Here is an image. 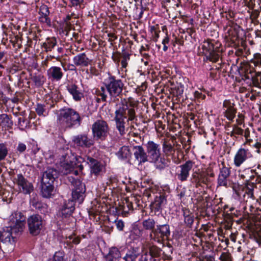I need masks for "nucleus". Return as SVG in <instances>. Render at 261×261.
I'll return each mask as SVG.
<instances>
[{"instance_id": "8", "label": "nucleus", "mask_w": 261, "mask_h": 261, "mask_svg": "<svg viewBox=\"0 0 261 261\" xmlns=\"http://www.w3.org/2000/svg\"><path fill=\"white\" fill-rule=\"evenodd\" d=\"M170 235V226L168 224L157 225L155 229L149 234L150 240L162 243L168 240Z\"/></svg>"}, {"instance_id": "63", "label": "nucleus", "mask_w": 261, "mask_h": 261, "mask_svg": "<svg viewBox=\"0 0 261 261\" xmlns=\"http://www.w3.org/2000/svg\"><path fill=\"white\" fill-rule=\"evenodd\" d=\"M220 259L222 261H231L230 255L227 252H223L220 257Z\"/></svg>"}, {"instance_id": "51", "label": "nucleus", "mask_w": 261, "mask_h": 261, "mask_svg": "<svg viewBox=\"0 0 261 261\" xmlns=\"http://www.w3.org/2000/svg\"><path fill=\"white\" fill-rule=\"evenodd\" d=\"M130 211H133V203L129 202L128 200H126L125 202L122 206V212L124 214H128Z\"/></svg>"}, {"instance_id": "1", "label": "nucleus", "mask_w": 261, "mask_h": 261, "mask_svg": "<svg viewBox=\"0 0 261 261\" xmlns=\"http://www.w3.org/2000/svg\"><path fill=\"white\" fill-rule=\"evenodd\" d=\"M149 162L153 163L156 169L162 170L167 166L166 160L162 155L161 146L153 141H148L144 144Z\"/></svg>"}, {"instance_id": "27", "label": "nucleus", "mask_w": 261, "mask_h": 261, "mask_svg": "<svg viewBox=\"0 0 261 261\" xmlns=\"http://www.w3.org/2000/svg\"><path fill=\"white\" fill-rule=\"evenodd\" d=\"M39 13L40 15L39 21L48 25H50L51 21L48 17L49 14L48 7L46 5H42L40 7Z\"/></svg>"}, {"instance_id": "5", "label": "nucleus", "mask_w": 261, "mask_h": 261, "mask_svg": "<svg viewBox=\"0 0 261 261\" xmlns=\"http://www.w3.org/2000/svg\"><path fill=\"white\" fill-rule=\"evenodd\" d=\"M60 120L66 127L72 128L81 125L82 118L77 112L74 109L64 108L60 111Z\"/></svg>"}, {"instance_id": "30", "label": "nucleus", "mask_w": 261, "mask_h": 261, "mask_svg": "<svg viewBox=\"0 0 261 261\" xmlns=\"http://www.w3.org/2000/svg\"><path fill=\"white\" fill-rule=\"evenodd\" d=\"M127 101L122 102L121 106H120L119 108L115 111V117L122 119H126V110L128 109Z\"/></svg>"}, {"instance_id": "19", "label": "nucleus", "mask_w": 261, "mask_h": 261, "mask_svg": "<svg viewBox=\"0 0 261 261\" xmlns=\"http://www.w3.org/2000/svg\"><path fill=\"white\" fill-rule=\"evenodd\" d=\"M257 184L256 175L254 173H251L246 179V182L244 183L245 187L247 190L246 193L251 198L254 196L253 190L255 188H256Z\"/></svg>"}, {"instance_id": "20", "label": "nucleus", "mask_w": 261, "mask_h": 261, "mask_svg": "<svg viewBox=\"0 0 261 261\" xmlns=\"http://www.w3.org/2000/svg\"><path fill=\"white\" fill-rule=\"evenodd\" d=\"M134 154L135 159L139 163H144L149 162V159L146 150L140 145L135 146L134 147Z\"/></svg>"}, {"instance_id": "61", "label": "nucleus", "mask_w": 261, "mask_h": 261, "mask_svg": "<svg viewBox=\"0 0 261 261\" xmlns=\"http://www.w3.org/2000/svg\"><path fill=\"white\" fill-rule=\"evenodd\" d=\"M173 43L174 46H175V44H177L179 45H183L184 44L183 36L182 35H178L177 37H175V40Z\"/></svg>"}, {"instance_id": "43", "label": "nucleus", "mask_w": 261, "mask_h": 261, "mask_svg": "<svg viewBox=\"0 0 261 261\" xmlns=\"http://www.w3.org/2000/svg\"><path fill=\"white\" fill-rule=\"evenodd\" d=\"M75 165L72 163H63L61 168V172L64 175L72 173V171H73V167Z\"/></svg>"}, {"instance_id": "22", "label": "nucleus", "mask_w": 261, "mask_h": 261, "mask_svg": "<svg viewBox=\"0 0 261 261\" xmlns=\"http://www.w3.org/2000/svg\"><path fill=\"white\" fill-rule=\"evenodd\" d=\"M54 191V184L41 180V194L45 198H50L53 195Z\"/></svg>"}, {"instance_id": "17", "label": "nucleus", "mask_w": 261, "mask_h": 261, "mask_svg": "<svg viewBox=\"0 0 261 261\" xmlns=\"http://www.w3.org/2000/svg\"><path fill=\"white\" fill-rule=\"evenodd\" d=\"M59 175V172L57 169L48 167L43 172L41 180L54 184L55 179L58 177Z\"/></svg>"}, {"instance_id": "15", "label": "nucleus", "mask_w": 261, "mask_h": 261, "mask_svg": "<svg viewBox=\"0 0 261 261\" xmlns=\"http://www.w3.org/2000/svg\"><path fill=\"white\" fill-rule=\"evenodd\" d=\"M194 162L191 160L186 161L179 166L180 173L177 174V178L181 181H186L190 175V172L193 168Z\"/></svg>"}, {"instance_id": "58", "label": "nucleus", "mask_w": 261, "mask_h": 261, "mask_svg": "<svg viewBox=\"0 0 261 261\" xmlns=\"http://www.w3.org/2000/svg\"><path fill=\"white\" fill-rule=\"evenodd\" d=\"M53 261H65L64 259L63 253L60 251L56 252L53 257Z\"/></svg>"}, {"instance_id": "44", "label": "nucleus", "mask_w": 261, "mask_h": 261, "mask_svg": "<svg viewBox=\"0 0 261 261\" xmlns=\"http://www.w3.org/2000/svg\"><path fill=\"white\" fill-rule=\"evenodd\" d=\"M239 176L245 181H246V179L248 176L251 174V173L255 172V170L250 169V168H246L242 171H239Z\"/></svg>"}, {"instance_id": "29", "label": "nucleus", "mask_w": 261, "mask_h": 261, "mask_svg": "<svg viewBox=\"0 0 261 261\" xmlns=\"http://www.w3.org/2000/svg\"><path fill=\"white\" fill-rule=\"evenodd\" d=\"M121 257V253L119 250L115 247L110 249L109 253L106 256L107 261H116Z\"/></svg>"}, {"instance_id": "33", "label": "nucleus", "mask_w": 261, "mask_h": 261, "mask_svg": "<svg viewBox=\"0 0 261 261\" xmlns=\"http://www.w3.org/2000/svg\"><path fill=\"white\" fill-rule=\"evenodd\" d=\"M249 73L251 74V76L250 77L249 75H247V78L251 79L253 86L261 89V73L255 72L254 74L252 75L253 72L251 70H250Z\"/></svg>"}, {"instance_id": "57", "label": "nucleus", "mask_w": 261, "mask_h": 261, "mask_svg": "<svg viewBox=\"0 0 261 261\" xmlns=\"http://www.w3.org/2000/svg\"><path fill=\"white\" fill-rule=\"evenodd\" d=\"M84 0H70L71 7H75L76 9L83 8Z\"/></svg>"}, {"instance_id": "18", "label": "nucleus", "mask_w": 261, "mask_h": 261, "mask_svg": "<svg viewBox=\"0 0 261 261\" xmlns=\"http://www.w3.org/2000/svg\"><path fill=\"white\" fill-rule=\"evenodd\" d=\"M167 203L165 194L164 193H158L155 196L154 201L151 203L152 208L156 212H159L164 207Z\"/></svg>"}, {"instance_id": "12", "label": "nucleus", "mask_w": 261, "mask_h": 261, "mask_svg": "<svg viewBox=\"0 0 261 261\" xmlns=\"http://www.w3.org/2000/svg\"><path fill=\"white\" fill-rule=\"evenodd\" d=\"M85 161L89 165L91 174L97 176L100 175L104 171L105 166L97 160L90 156H87Z\"/></svg>"}, {"instance_id": "62", "label": "nucleus", "mask_w": 261, "mask_h": 261, "mask_svg": "<svg viewBox=\"0 0 261 261\" xmlns=\"http://www.w3.org/2000/svg\"><path fill=\"white\" fill-rule=\"evenodd\" d=\"M228 33L229 34L230 40L232 42V43L234 44V45H236L235 40L237 39V37H236V32L234 30L229 29L228 31Z\"/></svg>"}, {"instance_id": "46", "label": "nucleus", "mask_w": 261, "mask_h": 261, "mask_svg": "<svg viewBox=\"0 0 261 261\" xmlns=\"http://www.w3.org/2000/svg\"><path fill=\"white\" fill-rule=\"evenodd\" d=\"M143 229H140L138 227L135 226L131 231L130 237L133 240H137L142 236Z\"/></svg>"}, {"instance_id": "50", "label": "nucleus", "mask_w": 261, "mask_h": 261, "mask_svg": "<svg viewBox=\"0 0 261 261\" xmlns=\"http://www.w3.org/2000/svg\"><path fill=\"white\" fill-rule=\"evenodd\" d=\"M32 80L34 82L35 85L37 86H42L45 82V77L42 75L34 76L32 77Z\"/></svg>"}, {"instance_id": "13", "label": "nucleus", "mask_w": 261, "mask_h": 261, "mask_svg": "<svg viewBox=\"0 0 261 261\" xmlns=\"http://www.w3.org/2000/svg\"><path fill=\"white\" fill-rule=\"evenodd\" d=\"M191 186L193 185L196 188L202 186V184L208 185L211 182L210 178L207 177L204 174L195 171L193 172L190 177Z\"/></svg>"}, {"instance_id": "45", "label": "nucleus", "mask_w": 261, "mask_h": 261, "mask_svg": "<svg viewBox=\"0 0 261 261\" xmlns=\"http://www.w3.org/2000/svg\"><path fill=\"white\" fill-rule=\"evenodd\" d=\"M66 239L69 240L66 241V243L69 247H72L73 244L77 245L81 242L80 237H75L74 234L69 236Z\"/></svg>"}, {"instance_id": "7", "label": "nucleus", "mask_w": 261, "mask_h": 261, "mask_svg": "<svg viewBox=\"0 0 261 261\" xmlns=\"http://www.w3.org/2000/svg\"><path fill=\"white\" fill-rule=\"evenodd\" d=\"M109 130L107 122L101 119L96 120L92 125L93 137L96 140H105L108 136Z\"/></svg>"}, {"instance_id": "47", "label": "nucleus", "mask_w": 261, "mask_h": 261, "mask_svg": "<svg viewBox=\"0 0 261 261\" xmlns=\"http://www.w3.org/2000/svg\"><path fill=\"white\" fill-rule=\"evenodd\" d=\"M162 258L165 260H170L172 259L171 254L172 253V248L171 247H166L162 251Z\"/></svg>"}, {"instance_id": "36", "label": "nucleus", "mask_w": 261, "mask_h": 261, "mask_svg": "<svg viewBox=\"0 0 261 261\" xmlns=\"http://www.w3.org/2000/svg\"><path fill=\"white\" fill-rule=\"evenodd\" d=\"M57 45V40L55 38H47L42 44V46L45 48L46 52L51 51Z\"/></svg>"}, {"instance_id": "49", "label": "nucleus", "mask_w": 261, "mask_h": 261, "mask_svg": "<svg viewBox=\"0 0 261 261\" xmlns=\"http://www.w3.org/2000/svg\"><path fill=\"white\" fill-rule=\"evenodd\" d=\"M35 111L39 116H45L47 113L45 106L40 103L36 105Z\"/></svg>"}, {"instance_id": "40", "label": "nucleus", "mask_w": 261, "mask_h": 261, "mask_svg": "<svg viewBox=\"0 0 261 261\" xmlns=\"http://www.w3.org/2000/svg\"><path fill=\"white\" fill-rule=\"evenodd\" d=\"M244 130L239 127L237 125L233 124L232 125V130L230 132H227V135L233 137V139H237L239 135H243Z\"/></svg>"}, {"instance_id": "14", "label": "nucleus", "mask_w": 261, "mask_h": 261, "mask_svg": "<svg viewBox=\"0 0 261 261\" xmlns=\"http://www.w3.org/2000/svg\"><path fill=\"white\" fill-rule=\"evenodd\" d=\"M72 140L74 145L82 147L89 148L94 143L93 140L89 138L87 135L85 134H80L73 136Z\"/></svg>"}, {"instance_id": "23", "label": "nucleus", "mask_w": 261, "mask_h": 261, "mask_svg": "<svg viewBox=\"0 0 261 261\" xmlns=\"http://www.w3.org/2000/svg\"><path fill=\"white\" fill-rule=\"evenodd\" d=\"M73 62L76 66L87 67L91 64L92 60L87 57L85 53H81L74 57Z\"/></svg>"}, {"instance_id": "10", "label": "nucleus", "mask_w": 261, "mask_h": 261, "mask_svg": "<svg viewBox=\"0 0 261 261\" xmlns=\"http://www.w3.org/2000/svg\"><path fill=\"white\" fill-rule=\"evenodd\" d=\"M14 182L18 186L19 192L24 194H30L34 191L32 182L28 181L21 173L14 178Z\"/></svg>"}, {"instance_id": "24", "label": "nucleus", "mask_w": 261, "mask_h": 261, "mask_svg": "<svg viewBox=\"0 0 261 261\" xmlns=\"http://www.w3.org/2000/svg\"><path fill=\"white\" fill-rule=\"evenodd\" d=\"M47 73L49 79L56 81H60L63 76L61 68L57 66L49 68L47 71Z\"/></svg>"}, {"instance_id": "48", "label": "nucleus", "mask_w": 261, "mask_h": 261, "mask_svg": "<svg viewBox=\"0 0 261 261\" xmlns=\"http://www.w3.org/2000/svg\"><path fill=\"white\" fill-rule=\"evenodd\" d=\"M118 180L117 177L111 176L108 179L106 184L110 187V189H115L118 187Z\"/></svg>"}, {"instance_id": "31", "label": "nucleus", "mask_w": 261, "mask_h": 261, "mask_svg": "<svg viewBox=\"0 0 261 261\" xmlns=\"http://www.w3.org/2000/svg\"><path fill=\"white\" fill-rule=\"evenodd\" d=\"M183 216L184 217V222L186 226L189 228H192L195 217L194 214L190 212L189 210H184Z\"/></svg>"}, {"instance_id": "21", "label": "nucleus", "mask_w": 261, "mask_h": 261, "mask_svg": "<svg viewBox=\"0 0 261 261\" xmlns=\"http://www.w3.org/2000/svg\"><path fill=\"white\" fill-rule=\"evenodd\" d=\"M230 169L225 166L220 168V173L218 178V185L219 186L227 187V179L230 176Z\"/></svg>"}, {"instance_id": "32", "label": "nucleus", "mask_w": 261, "mask_h": 261, "mask_svg": "<svg viewBox=\"0 0 261 261\" xmlns=\"http://www.w3.org/2000/svg\"><path fill=\"white\" fill-rule=\"evenodd\" d=\"M13 125L12 121L6 114L0 115V127L2 128H11Z\"/></svg>"}, {"instance_id": "53", "label": "nucleus", "mask_w": 261, "mask_h": 261, "mask_svg": "<svg viewBox=\"0 0 261 261\" xmlns=\"http://www.w3.org/2000/svg\"><path fill=\"white\" fill-rule=\"evenodd\" d=\"M31 203L32 205L35 207L36 209L41 210L42 208H44V206H45L43 204H42L41 202L38 201L37 199L35 198V197H33L31 199Z\"/></svg>"}, {"instance_id": "41", "label": "nucleus", "mask_w": 261, "mask_h": 261, "mask_svg": "<svg viewBox=\"0 0 261 261\" xmlns=\"http://www.w3.org/2000/svg\"><path fill=\"white\" fill-rule=\"evenodd\" d=\"M116 122V126L117 130L119 131L121 135H123L125 134V119L114 118Z\"/></svg>"}, {"instance_id": "25", "label": "nucleus", "mask_w": 261, "mask_h": 261, "mask_svg": "<svg viewBox=\"0 0 261 261\" xmlns=\"http://www.w3.org/2000/svg\"><path fill=\"white\" fill-rule=\"evenodd\" d=\"M67 90L72 96L73 99L75 101H80L84 95L78 86L75 84H71L67 86Z\"/></svg>"}, {"instance_id": "56", "label": "nucleus", "mask_w": 261, "mask_h": 261, "mask_svg": "<svg viewBox=\"0 0 261 261\" xmlns=\"http://www.w3.org/2000/svg\"><path fill=\"white\" fill-rule=\"evenodd\" d=\"M139 261H156L152 256L148 253V252H145L139 258Z\"/></svg>"}, {"instance_id": "11", "label": "nucleus", "mask_w": 261, "mask_h": 261, "mask_svg": "<svg viewBox=\"0 0 261 261\" xmlns=\"http://www.w3.org/2000/svg\"><path fill=\"white\" fill-rule=\"evenodd\" d=\"M252 157L248 149L240 148L234 156L233 163L236 167H240L246 160Z\"/></svg>"}, {"instance_id": "9", "label": "nucleus", "mask_w": 261, "mask_h": 261, "mask_svg": "<svg viewBox=\"0 0 261 261\" xmlns=\"http://www.w3.org/2000/svg\"><path fill=\"white\" fill-rule=\"evenodd\" d=\"M27 222L29 232L34 236L39 234L44 226L43 219L38 214L33 215L29 217Z\"/></svg>"}, {"instance_id": "34", "label": "nucleus", "mask_w": 261, "mask_h": 261, "mask_svg": "<svg viewBox=\"0 0 261 261\" xmlns=\"http://www.w3.org/2000/svg\"><path fill=\"white\" fill-rule=\"evenodd\" d=\"M116 154L119 159L121 160L127 159L131 156V152L129 148L126 146L121 147Z\"/></svg>"}, {"instance_id": "4", "label": "nucleus", "mask_w": 261, "mask_h": 261, "mask_svg": "<svg viewBox=\"0 0 261 261\" xmlns=\"http://www.w3.org/2000/svg\"><path fill=\"white\" fill-rule=\"evenodd\" d=\"M221 44L214 40H207L201 45L202 53L207 60L216 63L220 59L222 51Z\"/></svg>"}, {"instance_id": "60", "label": "nucleus", "mask_w": 261, "mask_h": 261, "mask_svg": "<svg viewBox=\"0 0 261 261\" xmlns=\"http://www.w3.org/2000/svg\"><path fill=\"white\" fill-rule=\"evenodd\" d=\"M58 54H55V55H50V57L51 59H55L57 61H60V59L61 58V56L60 55V54H62L63 52V48L62 47H58L57 49Z\"/></svg>"}, {"instance_id": "6", "label": "nucleus", "mask_w": 261, "mask_h": 261, "mask_svg": "<svg viewBox=\"0 0 261 261\" xmlns=\"http://www.w3.org/2000/svg\"><path fill=\"white\" fill-rule=\"evenodd\" d=\"M68 178L73 187L72 192V201L81 203L85 197V192L86 191L85 185L83 184L80 179L77 178L68 176Z\"/></svg>"}, {"instance_id": "26", "label": "nucleus", "mask_w": 261, "mask_h": 261, "mask_svg": "<svg viewBox=\"0 0 261 261\" xmlns=\"http://www.w3.org/2000/svg\"><path fill=\"white\" fill-rule=\"evenodd\" d=\"M75 209L74 203L73 201L68 200L66 201L60 210V215L63 217H67L70 216Z\"/></svg>"}, {"instance_id": "38", "label": "nucleus", "mask_w": 261, "mask_h": 261, "mask_svg": "<svg viewBox=\"0 0 261 261\" xmlns=\"http://www.w3.org/2000/svg\"><path fill=\"white\" fill-rule=\"evenodd\" d=\"M64 163H72L76 164V162L79 160L73 154L70 150H67V152L62 155Z\"/></svg>"}, {"instance_id": "52", "label": "nucleus", "mask_w": 261, "mask_h": 261, "mask_svg": "<svg viewBox=\"0 0 261 261\" xmlns=\"http://www.w3.org/2000/svg\"><path fill=\"white\" fill-rule=\"evenodd\" d=\"M8 154V149L4 143H0V162L4 160Z\"/></svg>"}, {"instance_id": "42", "label": "nucleus", "mask_w": 261, "mask_h": 261, "mask_svg": "<svg viewBox=\"0 0 261 261\" xmlns=\"http://www.w3.org/2000/svg\"><path fill=\"white\" fill-rule=\"evenodd\" d=\"M162 250L158 247L152 245L149 248V254H150L154 258V257H158L161 255Z\"/></svg>"}, {"instance_id": "2", "label": "nucleus", "mask_w": 261, "mask_h": 261, "mask_svg": "<svg viewBox=\"0 0 261 261\" xmlns=\"http://www.w3.org/2000/svg\"><path fill=\"white\" fill-rule=\"evenodd\" d=\"M103 85L106 86L112 101L115 102L122 97L124 84L121 79H117L115 76L109 75L105 80Z\"/></svg>"}, {"instance_id": "35", "label": "nucleus", "mask_w": 261, "mask_h": 261, "mask_svg": "<svg viewBox=\"0 0 261 261\" xmlns=\"http://www.w3.org/2000/svg\"><path fill=\"white\" fill-rule=\"evenodd\" d=\"M163 151L166 156H173L175 152L173 146L167 141H164L162 145Z\"/></svg>"}, {"instance_id": "3", "label": "nucleus", "mask_w": 261, "mask_h": 261, "mask_svg": "<svg viewBox=\"0 0 261 261\" xmlns=\"http://www.w3.org/2000/svg\"><path fill=\"white\" fill-rule=\"evenodd\" d=\"M9 220V227L10 228L11 232L6 233L7 236L5 241L10 242L11 237L13 240L15 238L12 236L13 233H18L23 231L25 224V217L21 213L16 212L10 216Z\"/></svg>"}, {"instance_id": "54", "label": "nucleus", "mask_w": 261, "mask_h": 261, "mask_svg": "<svg viewBox=\"0 0 261 261\" xmlns=\"http://www.w3.org/2000/svg\"><path fill=\"white\" fill-rule=\"evenodd\" d=\"M130 55L126 52L124 51L122 54V59L121 61V64L122 68H126L127 66V61L130 59Z\"/></svg>"}, {"instance_id": "55", "label": "nucleus", "mask_w": 261, "mask_h": 261, "mask_svg": "<svg viewBox=\"0 0 261 261\" xmlns=\"http://www.w3.org/2000/svg\"><path fill=\"white\" fill-rule=\"evenodd\" d=\"M30 124V121L27 119L23 117H20L18 118V125L22 129L27 127Z\"/></svg>"}, {"instance_id": "28", "label": "nucleus", "mask_w": 261, "mask_h": 261, "mask_svg": "<svg viewBox=\"0 0 261 261\" xmlns=\"http://www.w3.org/2000/svg\"><path fill=\"white\" fill-rule=\"evenodd\" d=\"M140 256V252L138 248H132L127 251L125 256L123 257L124 261H136Z\"/></svg>"}, {"instance_id": "59", "label": "nucleus", "mask_w": 261, "mask_h": 261, "mask_svg": "<svg viewBox=\"0 0 261 261\" xmlns=\"http://www.w3.org/2000/svg\"><path fill=\"white\" fill-rule=\"evenodd\" d=\"M150 31L152 34V36L153 37L154 41H156L159 37V33L160 32V31L157 30L156 28L154 26L151 27Z\"/></svg>"}, {"instance_id": "37", "label": "nucleus", "mask_w": 261, "mask_h": 261, "mask_svg": "<svg viewBox=\"0 0 261 261\" xmlns=\"http://www.w3.org/2000/svg\"><path fill=\"white\" fill-rule=\"evenodd\" d=\"M136 104L133 102H128V109L126 110V115L128 116L127 121H133L136 118V111L134 109Z\"/></svg>"}, {"instance_id": "64", "label": "nucleus", "mask_w": 261, "mask_h": 261, "mask_svg": "<svg viewBox=\"0 0 261 261\" xmlns=\"http://www.w3.org/2000/svg\"><path fill=\"white\" fill-rule=\"evenodd\" d=\"M115 223H116V227L119 230H120V231L123 230L124 226V222L122 220H119L115 221Z\"/></svg>"}, {"instance_id": "16", "label": "nucleus", "mask_w": 261, "mask_h": 261, "mask_svg": "<svg viewBox=\"0 0 261 261\" xmlns=\"http://www.w3.org/2000/svg\"><path fill=\"white\" fill-rule=\"evenodd\" d=\"M234 104L229 100H225L223 102V106L224 110V115L230 121H232L237 113V109L234 108Z\"/></svg>"}, {"instance_id": "39", "label": "nucleus", "mask_w": 261, "mask_h": 261, "mask_svg": "<svg viewBox=\"0 0 261 261\" xmlns=\"http://www.w3.org/2000/svg\"><path fill=\"white\" fill-rule=\"evenodd\" d=\"M155 221L152 218H148L142 221L143 228L146 230H151V231H153L155 229Z\"/></svg>"}]
</instances>
